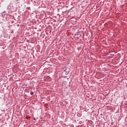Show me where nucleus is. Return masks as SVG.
<instances>
[{
    "label": "nucleus",
    "mask_w": 127,
    "mask_h": 127,
    "mask_svg": "<svg viewBox=\"0 0 127 127\" xmlns=\"http://www.w3.org/2000/svg\"><path fill=\"white\" fill-rule=\"evenodd\" d=\"M7 14H6V12L5 11H4L2 13H1V16L2 17H6L7 16Z\"/></svg>",
    "instance_id": "obj_1"
},
{
    "label": "nucleus",
    "mask_w": 127,
    "mask_h": 127,
    "mask_svg": "<svg viewBox=\"0 0 127 127\" xmlns=\"http://www.w3.org/2000/svg\"><path fill=\"white\" fill-rule=\"evenodd\" d=\"M77 116H78V117H81V114H77Z\"/></svg>",
    "instance_id": "obj_3"
},
{
    "label": "nucleus",
    "mask_w": 127,
    "mask_h": 127,
    "mask_svg": "<svg viewBox=\"0 0 127 127\" xmlns=\"http://www.w3.org/2000/svg\"><path fill=\"white\" fill-rule=\"evenodd\" d=\"M64 71H66V70H64Z\"/></svg>",
    "instance_id": "obj_9"
},
{
    "label": "nucleus",
    "mask_w": 127,
    "mask_h": 127,
    "mask_svg": "<svg viewBox=\"0 0 127 127\" xmlns=\"http://www.w3.org/2000/svg\"><path fill=\"white\" fill-rule=\"evenodd\" d=\"M49 56H50L49 57H51L52 56L49 55Z\"/></svg>",
    "instance_id": "obj_5"
},
{
    "label": "nucleus",
    "mask_w": 127,
    "mask_h": 127,
    "mask_svg": "<svg viewBox=\"0 0 127 127\" xmlns=\"http://www.w3.org/2000/svg\"><path fill=\"white\" fill-rule=\"evenodd\" d=\"M33 120H34V121H35L36 119H35V118H33Z\"/></svg>",
    "instance_id": "obj_6"
},
{
    "label": "nucleus",
    "mask_w": 127,
    "mask_h": 127,
    "mask_svg": "<svg viewBox=\"0 0 127 127\" xmlns=\"http://www.w3.org/2000/svg\"><path fill=\"white\" fill-rule=\"evenodd\" d=\"M50 32H51V30L50 31Z\"/></svg>",
    "instance_id": "obj_7"
},
{
    "label": "nucleus",
    "mask_w": 127,
    "mask_h": 127,
    "mask_svg": "<svg viewBox=\"0 0 127 127\" xmlns=\"http://www.w3.org/2000/svg\"><path fill=\"white\" fill-rule=\"evenodd\" d=\"M49 27H50V26L49 25Z\"/></svg>",
    "instance_id": "obj_8"
},
{
    "label": "nucleus",
    "mask_w": 127,
    "mask_h": 127,
    "mask_svg": "<svg viewBox=\"0 0 127 127\" xmlns=\"http://www.w3.org/2000/svg\"><path fill=\"white\" fill-rule=\"evenodd\" d=\"M50 17H49V19Z\"/></svg>",
    "instance_id": "obj_10"
},
{
    "label": "nucleus",
    "mask_w": 127,
    "mask_h": 127,
    "mask_svg": "<svg viewBox=\"0 0 127 127\" xmlns=\"http://www.w3.org/2000/svg\"><path fill=\"white\" fill-rule=\"evenodd\" d=\"M48 66H49V67H50V66H51V65L49 64H48Z\"/></svg>",
    "instance_id": "obj_4"
},
{
    "label": "nucleus",
    "mask_w": 127,
    "mask_h": 127,
    "mask_svg": "<svg viewBox=\"0 0 127 127\" xmlns=\"http://www.w3.org/2000/svg\"><path fill=\"white\" fill-rule=\"evenodd\" d=\"M33 94H34L33 92H31L30 93V95H31V96H33Z\"/></svg>",
    "instance_id": "obj_2"
}]
</instances>
